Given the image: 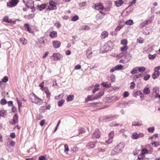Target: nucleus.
Returning a JSON list of instances; mask_svg holds the SVG:
<instances>
[{"instance_id":"nucleus-1","label":"nucleus","mask_w":160,"mask_h":160,"mask_svg":"<svg viewBox=\"0 0 160 160\" xmlns=\"http://www.w3.org/2000/svg\"><path fill=\"white\" fill-rule=\"evenodd\" d=\"M30 99L31 101L38 105H41L43 102V101L41 98L37 97L35 94L33 93L29 95Z\"/></svg>"},{"instance_id":"nucleus-2","label":"nucleus","mask_w":160,"mask_h":160,"mask_svg":"<svg viewBox=\"0 0 160 160\" xmlns=\"http://www.w3.org/2000/svg\"><path fill=\"white\" fill-rule=\"evenodd\" d=\"M114 46L113 43L111 41H108L101 49V51L103 53L105 52L110 50Z\"/></svg>"},{"instance_id":"nucleus-3","label":"nucleus","mask_w":160,"mask_h":160,"mask_svg":"<svg viewBox=\"0 0 160 160\" xmlns=\"http://www.w3.org/2000/svg\"><path fill=\"white\" fill-rule=\"evenodd\" d=\"M23 2L25 5L28 8L32 9L33 12L35 11V8L34 7V2L32 0H23Z\"/></svg>"},{"instance_id":"nucleus-4","label":"nucleus","mask_w":160,"mask_h":160,"mask_svg":"<svg viewBox=\"0 0 160 160\" xmlns=\"http://www.w3.org/2000/svg\"><path fill=\"white\" fill-rule=\"evenodd\" d=\"M118 115H110L104 116L102 120L101 119V120L104 122H107L116 119L118 118Z\"/></svg>"},{"instance_id":"nucleus-5","label":"nucleus","mask_w":160,"mask_h":160,"mask_svg":"<svg viewBox=\"0 0 160 160\" xmlns=\"http://www.w3.org/2000/svg\"><path fill=\"white\" fill-rule=\"evenodd\" d=\"M144 134L142 133H138L136 132H133L132 135V138L133 139H136L139 138L143 137Z\"/></svg>"},{"instance_id":"nucleus-6","label":"nucleus","mask_w":160,"mask_h":160,"mask_svg":"<svg viewBox=\"0 0 160 160\" xmlns=\"http://www.w3.org/2000/svg\"><path fill=\"white\" fill-rule=\"evenodd\" d=\"M63 56L59 53H53V55L50 58L54 60H58L62 58Z\"/></svg>"},{"instance_id":"nucleus-7","label":"nucleus","mask_w":160,"mask_h":160,"mask_svg":"<svg viewBox=\"0 0 160 160\" xmlns=\"http://www.w3.org/2000/svg\"><path fill=\"white\" fill-rule=\"evenodd\" d=\"M19 2V0H11L7 3L8 7H12L16 6Z\"/></svg>"},{"instance_id":"nucleus-8","label":"nucleus","mask_w":160,"mask_h":160,"mask_svg":"<svg viewBox=\"0 0 160 160\" xmlns=\"http://www.w3.org/2000/svg\"><path fill=\"white\" fill-rule=\"evenodd\" d=\"M126 52H122L119 55L118 57L121 58H124L127 59V62H128L130 59L131 56L130 55H126Z\"/></svg>"},{"instance_id":"nucleus-9","label":"nucleus","mask_w":160,"mask_h":160,"mask_svg":"<svg viewBox=\"0 0 160 160\" xmlns=\"http://www.w3.org/2000/svg\"><path fill=\"white\" fill-rule=\"evenodd\" d=\"M114 136V132L113 131H112L109 133V139L108 140L106 141V142L108 144L111 143L112 141Z\"/></svg>"},{"instance_id":"nucleus-10","label":"nucleus","mask_w":160,"mask_h":160,"mask_svg":"<svg viewBox=\"0 0 160 160\" xmlns=\"http://www.w3.org/2000/svg\"><path fill=\"white\" fill-rule=\"evenodd\" d=\"M92 8L96 10H100L103 8V6L101 3H96L93 5Z\"/></svg>"},{"instance_id":"nucleus-11","label":"nucleus","mask_w":160,"mask_h":160,"mask_svg":"<svg viewBox=\"0 0 160 160\" xmlns=\"http://www.w3.org/2000/svg\"><path fill=\"white\" fill-rule=\"evenodd\" d=\"M101 136V133L99 129L98 128L95 130L94 132L93 133L92 136L93 138H99Z\"/></svg>"},{"instance_id":"nucleus-12","label":"nucleus","mask_w":160,"mask_h":160,"mask_svg":"<svg viewBox=\"0 0 160 160\" xmlns=\"http://www.w3.org/2000/svg\"><path fill=\"white\" fill-rule=\"evenodd\" d=\"M53 47L55 48H59L61 46V42L58 41H54L52 42Z\"/></svg>"},{"instance_id":"nucleus-13","label":"nucleus","mask_w":160,"mask_h":160,"mask_svg":"<svg viewBox=\"0 0 160 160\" xmlns=\"http://www.w3.org/2000/svg\"><path fill=\"white\" fill-rule=\"evenodd\" d=\"M121 152V150L116 146L112 150L111 153L112 155H115Z\"/></svg>"},{"instance_id":"nucleus-14","label":"nucleus","mask_w":160,"mask_h":160,"mask_svg":"<svg viewBox=\"0 0 160 160\" xmlns=\"http://www.w3.org/2000/svg\"><path fill=\"white\" fill-rule=\"evenodd\" d=\"M124 25V22H121L119 23L116 27L115 29V31L117 33V32L119 31Z\"/></svg>"},{"instance_id":"nucleus-15","label":"nucleus","mask_w":160,"mask_h":160,"mask_svg":"<svg viewBox=\"0 0 160 160\" xmlns=\"http://www.w3.org/2000/svg\"><path fill=\"white\" fill-rule=\"evenodd\" d=\"M86 55L88 58H90L91 57V54L92 53V48L89 47L86 51Z\"/></svg>"},{"instance_id":"nucleus-16","label":"nucleus","mask_w":160,"mask_h":160,"mask_svg":"<svg viewBox=\"0 0 160 160\" xmlns=\"http://www.w3.org/2000/svg\"><path fill=\"white\" fill-rule=\"evenodd\" d=\"M106 147H105L104 146H100L98 148L97 150L98 152L102 153L106 151Z\"/></svg>"},{"instance_id":"nucleus-17","label":"nucleus","mask_w":160,"mask_h":160,"mask_svg":"<svg viewBox=\"0 0 160 160\" xmlns=\"http://www.w3.org/2000/svg\"><path fill=\"white\" fill-rule=\"evenodd\" d=\"M122 152L124 149L125 146V143L123 142H122L119 143L117 146Z\"/></svg>"},{"instance_id":"nucleus-18","label":"nucleus","mask_w":160,"mask_h":160,"mask_svg":"<svg viewBox=\"0 0 160 160\" xmlns=\"http://www.w3.org/2000/svg\"><path fill=\"white\" fill-rule=\"evenodd\" d=\"M114 3L117 7H119L123 4L124 2L122 0H118L115 1Z\"/></svg>"},{"instance_id":"nucleus-19","label":"nucleus","mask_w":160,"mask_h":160,"mask_svg":"<svg viewBox=\"0 0 160 160\" xmlns=\"http://www.w3.org/2000/svg\"><path fill=\"white\" fill-rule=\"evenodd\" d=\"M95 146V142H90L87 144V147L88 148H94Z\"/></svg>"},{"instance_id":"nucleus-20","label":"nucleus","mask_w":160,"mask_h":160,"mask_svg":"<svg viewBox=\"0 0 160 160\" xmlns=\"http://www.w3.org/2000/svg\"><path fill=\"white\" fill-rule=\"evenodd\" d=\"M108 35V33L107 32L104 31L102 32L101 36V37L102 39L104 38L107 37Z\"/></svg>"},{"instance_id":"nucleus-21","label":"nucleus","mask_w":160,"mask_h":160,"mask_svg":"<svg viewBox=\"0 0 160 160\" xmlns=\"http://www.w3.org/2000/svg\"><path fill=\"white\" fill-rule=\"evenodd\" d=\"M46 6V5L45 4H43L40 5H38L37 6V8L40 11H42L45 8Z\"/></svg>"},{"instance_id":"nucleus-22","label":"nucleus","mask_w":160,"mask_h":160,"mask_svg":"<svg viewBox=\"0 0 160 160\" xmlns=\"http://www.w3.org/2000/svg\"><path fill=\"white\" fill-rule=\"evenodd\" d=\"M141 152L142 153L139 155H141L142 157L141 158H143L145 156L144 154H147L148 152V151L146 149H144L142 150Z\"/></svg>"},{"instance_id":"nucleus-23","label":"nucleus","mask_w":160,"mask_h":160,"mask_svg":"<svg viewBox=\"0 0 160 160\" xmlns=\"http://www.w3.org/2000/svg\"><path fill=\"white\" fill-rule=\"evenodd\" d=\"M99 90V84H96L94 86V89L92 91L93 93H95L96 92L98 91Z\"/></svg>"},{"instance_id":"nucleus-24","label":"nucleus","mask_w":160,"mask_h":160,"mask_svg":"<svg viewBox=\"0 0 160 160\" xmlns=\"http://www.w3.org/2000/svg\"><path fill=\"white\" fill-rule=\"evenodd\" d=\"M143 92L144 94L147 95L149 94L150 90L148 88L145 87L143 89Z\"/></svg>"},{"instance_id":"nucleus-25","label":"nucleus","mask_w":160,"mask_h":160,"mask_svg":"<svg viewBox=\"0 0 160 160\" xmlns=\"http://www.w3.org/2000/svg\"><path fill=\"white\" fill-rule=\"evenodd\" d=\"M101 14H103L104 15V12H100V13L97 14L96 16V18L98 19H102L103 18V15H102Z\"/></svg>"},{"instance_id":"nucleus-26","label":"nucleus","mask_w":160,"mask_h":160,"mask_svg":"<svg viewBox=\"0 0 160 160\" xmlns=\"http://www.w3.org/2000/svg\"><path fill=\"white\" fill-rule=\"evenodd\" d=\"M13 121L14 124H15L18 122V116L17 114H15L13 116Z\"/></svg>"},{"instance_id":"nucleus-27","label":"nucleus","mask_w":160,"mask_h":160,"mask_svg":"<svg viewBox=\"0 0 160 160\" xmlns=\"http://www.w3.org/2000/svg\"><path fill=\"white\" fill-rule=\"evenodd\" d=\"M50 36L51 38H54L57 36V32L56 31H52L50 34Z\"/></svg>"},{"instance_id":"nucleus-28","label":"nucleus","mask_w":160,"mask_h":160,"mask_svg":"<svg viewBox=\"0 0 160 160\" xmlns=\"http://www.w3.org/2000/svg\"><path fill=\"white\" fill-rule=\"evenodd\" d=\"M138 71L139 72H142L146 70L145 68L144 67H137Z\"/></svg>"},{"instance_id":"nucleus-29","label":"nucleus","mask_w":160,"mask_h":160,"mask_svg":"<svg viewBox=\"0 0 160 160\" xmlns=\"http://www.w3.org/2000/svg\"><path fill=\"white\" fill-rule=\"evenodd\" d=\"M153 92L154 93H155L157 95H158L159 93V89L157 87H155L153 88Z\"/></svg>"},{"instance_id":"nucleus-30","label":"nucleus","mask_w":160,"mask_h":160,"mask_svg":"<svg viewBox=\"0 0 160 160\" xmlns=\"http://www.w3.org/2000/svg\"><path fill=\"white\" fill-rule=\"evenodd\" d=\"M74 99V96L73 95H68L67 98L66 100L67 102H70L72 100Z\"/></svg>"},{"instance_id":"nucleus-31","label":"nucleus","mask_w":160,"mask_h":160,"mask_svg":"<svg viewBox=\"0 0 160 160\" xmlns=\"http://www.w3.org/2000/svg\"><path fill=\"white\" fill-rule=\"evenodd\" d=\"M147 21H143L141 23L140 25L139 26V27L140 28H142L144 27L146 25H148Z\"/></svg>"},{"instance_id":"nucleus-32","label":"nucleus","mask_w":160,"mask_h":160,"mask_svg":"<svg viewBox=\"0 0 160 160\" xmlns=\"http://www.w3.org/2000/svg\"><path fill=\"white\" fill-rule=\"evenodd\" d=\"M3 21L4 22H12V20L11 19H9L8 17L6 16L5 17L3 18Z\"/></svg>"},{"instance_id":"nucleus-33","label":"nucleus","mask_w":160,"mask_h":160,"mask_svg":"<svg viewBox=\"0 0 160 160\" xmlns=\"http://www.w3.org/2000/svg\"><path fill=\"white\" fill-rule=\"evenodd\" d=\"M138 70L137 67L134 68L131 71L130 73L132 74H136L138 73Z\"/></svg>"},{"instance_id":"nucleus-34","label":"nucleus","mask_w":160,"mask_h":160,"mask_svg":"<svg viewBox=\"0 0 160 160\" xmlns=\"http://www.w3.org/2000/svg\"><path fill=\"white\" fill-rule=\"evenodd\" d=\"M157 54H154L153 55L151 54H149L148 55V57L149 59L152 60H153L156 57Z\"/></svg>"},{"instance_id":"nucleus-35","label":"nucleus","mask_w":160,"mask_h":160,"mask_svg":"<svg viewBox=\"0 0 160 160\" xmlns=\"http://www.w3.org/2000/svg\"><path fill=\"white\" fill-rule=\"evenodd\" d=\"M125 23L127 25H130L133 24V22L132 20L129 19L126 21Z\"/></svg>"},{"instance_id":"nucleus-36","label":"nucleus","mask_w":160,"mask_h":160,"mask_svg":"<svg viewBox=\"0 0 160 160\" xmlns=\"http://www.w3.org/2000/svg\"><path fill=\"white\" fill-rule=\"evenodd\" d=\"M7 115V112L5 110L0 111V116L4 117Z\"/></svg>"},{"instance_id":"nucleus-37","label":"nucleus","mask_w":160,"mask_h":160,"mask_svg":"<svg viewBox=\"0 0 160 160\" xmlns=\"http://www.w3.org/2000/svg\"><path fill=\"white\" fill-rule=\"evenodd\" d=\"M90 29L89 26L87 25H83L81 27L80 30H88Z\"/></svg>"},{"instance_id":"nucleus-38","label":"nucleus","mask_w":160,"mask_h":160,"mask_svg":"<svg viewBox=\"0 0 160 160\" xmlns=\"http://www.w3.org/2000/svg\"><path fill=\"white\" fill-rule=\"evenodd\" d=\"M102 85L105 87H110L111 86V84L109 82H103Z\"/></svg>"},{"instance_id":"nucleus-39","label":"nucleus","mask_w":160,"mask_h":160,"mask_svg":"<svg viewBox=\"0 0 160 160\" xmlns=\"http://www.w3.org/2000/svg\"><path fill=\"white\" fill-rule=\"evenodd\" d=\"M93 95H88L86 98L85 99V101L88 102L89 101H91L93 100V99H92Z\"/></svg>"},{"instance_id":"nucleus-40","label":"nucleus","mask_w":160,"mask_h":160,"mask_svg":"<svg viewBox=\"0 0 160 160\" xmlns=\"http://www.w3.org/2000/svg\"><path fill=\"white\" fill-rule=\"evenodd\" d=\"M20 42L23 45H25L27 43V40L24 38H22L20 39Z\"/></svg>"},{"instance_id":"nucleus-41","label":"nucleus","mask_w":160,"mask_h":160,"mask_svg":"<svg viewBox=\"0 0 160 160\" xmlns=\"http://www.w3.org/2000/svg\"><path fill=\"white\" fill-rule=\"evenodd\" d=\"M142 76L141 74H138L134 76L133 77V80H134L135 81H136V79H138L140 78H142Z\"/></svg>"},{"instance_id":"nucleus-42","label":"nucleus","mask_w":160,"mask_h":160,"mask_svg":"<svg viewBox=\"0 0 160 160\" xmlns=\"http://www.w3.org/2000/svg\"><path fill=\"white\" fill-rule=\"evenodd\" d=\"M39 43L41 44H43L45 43V38L44 37H42L40 38Z\"/></svg>"},{"instance_id":"nucleus-43","label":"nucleus","mask_w":160,"mask_h":160,"mask_svg":"<svg viewBox=\"0 0 160 160\" xmlns=\"http://www.w3.org/2000/svg\"><path fill=\"white\" fill-rule=\"evenodd\" d=\"M44 91L45 92L47 95V98L49 99L50 97L51 94L49 91L48 89L47 88V90L46 89Z\"/></svg>"},{"instance_id":"nucleus-44","label":"nucleus","mask_w":160,"mask_h":160,"mask_svg":"<svg viewBox=\"0 0 160 160\" xmlns=\"http://www.w3.org/2000/svg\"><path fill=\"white\" fill-rule=\"evenodd\" d=\"M79 18L78 15H75L72 17L71 19V20L73 22H75L78 20Z\"/></svg>"},{"instance_id":"nucleus-45","label":"nucleus","mask_w":160,"mask_h":160,"mask_svg":"<svg viewBox=\"0 0 160 160\" xmlns=\"http://www.w3.org/2000/svg\"><path fill=\"white\" fill-rule=\"evenodd\" d=\"M65 102L64 100L62 99L58 102V104L59 107H61L62 106Z\"/></svg>"},{"instance_id":"nucleus-46","label":"nucleus","mask_w":160,"mask_h":160,"mask_svg":"<svg viewBox=\"0 0 160 160\" xmlns=\"http://www.w3.org/2000/svg\"><path fill=\"white\" fill-rule=\"evenodd\" d=\"M43 83H44V82H43L42 83H40L39 84V86L41 88V89L42 90L44 91L46 89L47 90V88L46 87H43Z\"/></svg>"},{"instance_id":"nucleus-47","label":"nucleus","mask_w":160,"mask_h":160,"mask_svg":"<svg viewBox=\"0 0 160 160\" xmlns=\"http://www.w3.org/2000/svg\"><path fill=\"white\" fill-rule=\"evenodd\" d=\"M49 4L50 6L53 7H55L56 6V3L52 0H50L49 2Z\"/></svg>"},{"instance_id":"nucleus-48","label":"nucleus","mask_w":160,"mask_h":160,"mask_svg":"<svg viewBox=\"0 0 160 160\" xmlns=\"http://www.w3.org/2000/svg\"><path fill=\"white\" fill-rule=\"evenodd\" d=\"M65 149L64 150V152L66 153H68V152L69 151L68 145L67 144H65L64 145Z\"/></svg>"},{"instance_id":"nucleus-49","label":"nucleus","mask_w":160,"mask_h":160,"mask_svg":"<svg viewBox=\"0 0 160 160\" xmlns=\"http://www.w3.org/2000/svg\"><path fill=\"white\" fill-rule=\"evenodd\" d=\"M116 70H121L123 68V66L121 65H118L115 67Z\"/></svg>"},{"instance_id":"nucleus-50","label":"nucleus","mask_w":160,"mask_h":160,"mask_svg":"<svg viewBox=\"0 0 160 160\" xmlns=\"http://www.w3.org/2000/svg\"><path fill=\"white\" fill-rule=\"evenodd\" d=\"M34 14H31L28 16L25 15L24 16V17L25 18H27V17H28V19H30L33 18L34 17Z\"/></svg>"},{"instance_id":"nucleus-51","label":"nucleus","mask_w":160,"mask_h":160,"mask_svg":"<svg viewBox=\"0 0 160 160\" xmlns=\"http://www.w3.org/2000/svg\"><path fill=\"white\" fill-rule=\"evenodd\" d=\"M7 101L5 99H2L0 100V103L2 105H5L7 103Z\"/></svg>"},{"instance_id":"nucleus-52","label":"nucleus","mask_w":160,"mask_h":160,"mask_svg":"<svg viewBox=\"0 0 160 160\" xmlns=\"http://www.w3.org/2000/svg\"><path fill=\"white\" fill-rule=\"evenodd\" d=\"M87 4V3L85 2H82L79 3V6L80 7L85 6H86Z\"/></svg>"},{"instance_id":"nucleus-53","label":"nucleus","mask_w":160,"mask_h":160,"mask_svg":"<svg viewBox=\"0 0 160 160\" xmlns=\"http://www.w3.org/2000/svg\"><path fill=\"white\" fill-rule=\"evenodd\" d=\"M78 131V134L82 133L85 132V129L83 128H81L79 129Z\"/></svg>"},{"instance_id":"nucleus-54","label":"nucleus","mask_w":160,"mask_h":160,"mask_svg":"<svg viewBox=\"0 0 160 160\" xmlns=\"http://www.w3.org/2000/svg\"><path fill=\"white\" fill-rule=\"evenodd\" d=\"M128 49V48L127 46L126 45H125L124 47H121L120 48V49L121 51H126Z\"/></svg>"},{"instance_id":"nucleus-55","label":"nucleus","mask_w":160,"mask_h":160,"mask_svg":"<svg viewBox=\"0 0 160 160\" xmlns=\"http://www.w3.org/2000/svg\"><path fill=\"white\" fill-rule=\"evenodd\" d=\"M121 43L123 45H126L127 44V41L126 39H123L121 41Z\"/></svg>"},{"instance_id":"nucleus-56","label":"nucleus","mask_w":160,"mask_h":160,"mask_svg":"<svg viewBox=\"0 0 160 160\" xmlns=\"http://www.w3.org/2000/svg\"><path fill=\"white\" fill-rule=\"evenodd\" d=\"M135 94L136 96H137L143 95V93L140 91L138 90L137 91L135 92Z\"/></svg>"},{"instance_id":"nucleus-57","label":"nucleus","mask_w":160,"mask_h":160,"mask_svg":"<svg viewBox=\"0 0 160 160\" xmlns=\"http://www.w3.org/2000/svg\"><path fill=\"white\" fill-rule=\"evenodd\" d=\"M16 100L18 104L19 109L20 107L22 105V103L19 101V100H18L17 98H16Z\"/></svg>"},{"instance_id":"nucleus-58","label":"nucleus","mask_w":160,"mask_h":160,"mask_svg":"<svg viewBox=\"0 0 160 160\" xmlns=\"http://www.w3.org/2000/svg\"><path fill=\"white\" fill-rule=\"evenodd\" d=\"M8 81V78L7 76L4 77L2 79V82H6Z\"/></svg>"},{"instance_id":"nucleus-59","label":"nucleus","mask_w":160,"mask_h":160,"mask_svg":"<svg viewBox=\"0 0 160 160\" xmlns=\"http://www.w3.org/2000/svg\"><path fill=\"white\" fill-rule=\"evenodd\" d=\"M135 86V84L134 82H132L131 83V86H130V88L131 89H133L134 88Z\"/></svg>"},{"instance_id":"nucleus-60","label":"nucleus","mask_w":160,"mask_h":160,"mask_svg":"<svg viewBox=\"0 0 160 160\" xmlns=\"http://www.w3.org/2000/svg\"><path fill=\"white\" fill-rule=\"evenodd\" d=\"M148 131L149 132H153L154 130V128L153 127H150L148 128Z\"/></svg>"},{"instance_id":"nucleus-61","label":"nucleus","mask_w":160,"mask_h":160,"mask_svg":"<svg viewBox=\"0 0 160 160\" xmlns=\"http://www.w3.org/2000/svg\"><path fill=\"white\" fill-rule=\"evenodd\" d=\"M118 124H118L116 123L115 122H113L112 123H111L110 124V126L111 127H113V126H116L118 125Z\"/></svg>"},{"instance_id":"nucleus-62","label":"nucleus","mask_w":160,"mask_h":160,"mask_svg":"<svg viewBox=\"0 0 160 160\" xmlns=\"http://www.w3.org/2000/svg\"><path fill=\"white\" fill-rule=\"evenodd\" d=\"M110 7H107V8H103L102 10L103 11H104L105 12H108L110 11Z\"/></svg>"},{"instance_id":"nucleus-63","label":"nucleus","mask_w":160,"mask_h":160,"mask_svg":"<svg viewBox=\"0 0 160 160\" xmlns=\"http://www.w3.org/2000/svg\"><path fill=\"white\" fill-rule=\"evenodd\" d=\"M152 145L154 147H156L159 145V143L157 142H154L151 143Z\"/></svg>"},{"instance_id":"nucleus-64","label":"nucleus","mask_w":160,"mask_h":160,"mask_svg":"<svg viewBox=\"0 0 160 160\" xmlns=\"http://www.w3.org/2000/svg\"><path fill=\"white\" fill-rule=\"evenodd\" d=\"M38 160H46V158L44 156H42L39 157Z\"/></svg>"}]
</instances>
